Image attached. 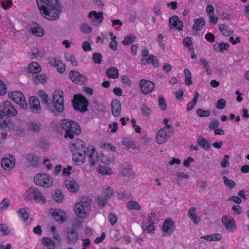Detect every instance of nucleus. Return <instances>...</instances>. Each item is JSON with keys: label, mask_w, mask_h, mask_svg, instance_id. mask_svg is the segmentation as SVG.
<instances>
[{"label": "nucleus", "mask_w": 249, "mask_h": 249, "mask_svg": "<svg viewBox=\"0 0 249 249\" xmlns=\"http://www.w3.org/2000/svg\"><path fill=\"white\" fill-rule=\"evenodd\" d=\"M41 15L46 19L55 20L59 18L62 8L58 0H36Z\"/></svg>", "instance_id": "obj_1"}, {"label": "nucleus", "mask_w": 249, "mask_h": 249, "mask_svg": "<svg viewBox=\"0 0 249 249\" xmlns=\"http://www.w3.org/2000/svg\"><path fill=\"white\" fill-rule=\"evenodd\" d=\"M37 95L42 104L54 116H57L64 110V100L62 91H55L53 96V102H49L47 94L43 90H39Z\"/></svg>", "instance_id": "obj_2"}, {"label": "nucleus", "mask_w": 249, "mask_h": 249, "mask_svg": "<svg viewBox=\"0 0 249 249\" xmlns=\"http://www.w3.org/2000/svg\"><path fill=\"white\" fill-rule=\"evenodd\" d=\"M17 111L8 101H4L0 110V127L5 130H14L15 124L11 120L10 116H15Z\"/></svg>", "instance_id": "obj_3"}, {"label": "nucleus", "mask_w": 249, "mask_h": 249, "mask_svg": "<svg viewBox=\"0 0 249 249\" xmlns=\"http://www.w3.org/2000/svg\"><path fill=\"white\" fill-rule=\"evenodd\" d=\"M72 153V160L74 162L76 165H81L85 160V157L87 154L89 158V163L91 166L94 165V164L98 161V157L97 153L95 149L92 145H89L86 149H79L77 150V152L80 155H78L75 157L74 151H71Z\"/></svg>", "instance_id": "obj_4"}, {"label": "nucleus", "mask_w": 249, "mask_h": 249, "mask_svg": "<svg viewBox=\"0 0 249 249\" xmlns=\"http://www.w3.org/2000/svg\"><path fill=\"white\" fill-rule=\"evenodd\" d=\"M90 210V200L88 197H83L79 202L75 204L74 211L80 218H85Z\"/></svg>", "instance_id": "obj_5"}, {"label": "nucleus", "mask_w": 249, "mask_h": 249, "mask_svg": "<svg viewBox=\"0 0 249 249\" xmlns=\"http://www.w3.org/2000/svg\"><path fill=\"white\" fill-rule=\"evenodd\" d=\"M72 104L75 110L81 112H85L88 110L87 107L89 102L82 94H75L72 100Z\"/></svg>", "instance_id": "obj_6"}, {"label": "nucleus", "mask_w": 249, "mask_h": 249, "mask_svg": "<svg viewBox=\"0 0 249 249\" xmlns=\"http://www.w3.org/2000/svg\"><path fill=\"white\" fill-rule=\"evenodd\" d=\"M9 97L18 104L20 107L26 109L28 107V105L23 93L20 91H15L8 93Z\"/></svg>", "instance_id": "obj_7"}, {"label": "nucleus", "mask_w": 249, "mask_h": 249, "mask_svg": "<svg viewBox=\"0 0 249 249\" xmlns=\"http://www.w3.org/2000/svg\"><path fill=\"white\" fill-rule=\"evenodd\" d=\"M34 182L38 185L44 187H49L53 184L52 178L46 174H38L34 178Z\"/></svg>", "instance_id": "obj_8"}, {"label": "nucleus", "mask_w": 249, "mask_h": 249, "mask_svg": "<svg viewBox=\"0 0 249 249\" xmlns=\"http://www.w3.org/2000/svg\"><path fill=\"white\" fill-rule=\"evenodd\" d=\"M104 195L98 196L96 198L98 205L104 207L107 203V200L113 195V190L108 186L103 187Z\"/></svg>", "instance_id": "obj_9"}, {"label": "nucleus", "mask_w": 249, "mask_h": 249, "mask_svg": "<svg viewBox=\"0 0 249 249\" xmlns=\"http://www.w3.org/2000/svg\"><path fill=\"white\" fill-rule=\"evenodd\" d=\"M26 197L29 200L34 199L37 202L45 203L46 199L42 193L36 188H30L27 191Z\"/></svg>", "instance_id": "obj_10"}, {"label": "nucleus", "mask_w": 249, "mask_h": 249, "mask_svg": "<svg viewBox=\"0 0 249 249\" xmlns=\"http://www.w3.org/2000/svg\"><path fill=\"white\" fill-rule=\"evenodd\" d=\"M29 105L31 111L33 113L38 114L41 112L40 101L36 96H33L30 97Z\"/></svg>", "instance_id": "obj_11"}, {"label": "nucleus", "mask_w": 249, "mask_h": 249, "mask_svg": "<svg viewBox=\"0 0 249 249\" xmlns=\"http://www.w3.org/2000/svg\"><path fill=\"white\" fill-rule=\"evenodd\" d=\"M222 223L229 231H232L236 228L235 220L231 216H223Z\"/></svg>", "instance_id": "obj_12"}, {"label": "nucleus", "mask_w": 249, "mask_h": 249, "mask_svg": "<svg viewBox=\"0 0 249 249\" xmlns=\"http://www.w3.org/2000/svg\"><path fill=\"white\" fill-rule=\"evenodd\" d=\"M139 86L141 91L145 94L151 92L155 88L153 82L144 79L140 81Z\"/></svg>", "instance_id": "obj_13"}, {"label": "nucleus", "mask_w": 249, "mask_h": 249, "mask_svg": "<svg viewBox=\"0 0 249 249\" xmlns=\"http://www.w3.org/2000/svg\"><path fill=\"white\" fill-rule=\"evenodd\" d=\"M71 80L77 84H84L87 80L86 76L81 74L79 72L75 70H71L70 72Z\"/></svg>", "instance_id": "obj_14"}, {"label": "nucleus", "mask_w": 249, "mask_h": 249, "mask_svg": "<svg viewBox=\"0 0 249 249\" xmlns=\"http://www.w3.org/2000/svg\"><path fill=\"white\" fill-rule=\"evenodd\" d=\"M69 148L71 151H74V157L76 158V156L80 155V154H78V153L77 152V150H79L80 149H86V144L84 141L81 139H77L72 142L70 143Z\"/></svg>", "instance_id": "obj_15"}, {"label": "nucleus", "mask_w": 249, "mask_h": 249, "mask_svg": "<svg viewBox=\"0 0 249 249\" xmlns=\"http://www.w3.org/2000/svg\"><path fill=\"white\" fill-rule=\"evenodd\" d=\"M79 238L78 232L73 229L68 228L66 235L67 242L69 244H75Z\"/></svg>", "instance_id": "obj_16"}, {"label": "nucleus", "mask_w": 249, "mask_h": 249, "mask_svg": "<svg viewBox=\"0 0 249 249\" xmlns=\"http://www.w3.org/2000/svg\"><path fill=\"white\" fill-rule=\"evenodd\" d=\"M169 28L171 30L173 28L177 29L179 31L182 30L183 23L179 20L177 16L174 15L171 17L169 20Z\"/></svg>", "instance_id": "obj_17"}, {"label": "nucleus", "mask_w": 249, "mask_h": 249, "mask_svg": "<svg viewBox=\"0 0 249 249\" xmlns=\"http://www.w3.org/2000/svg\"><path fill=\"white\" fill-rule=\"evenodd\" d=\"M29 32L35 36L42 37L44 35V31L36 22H33L29 28Z\"/></svg>", "instance_id": "obj_18"}, {"label": "nucleus", "mask_w": 249, "mask_h": 249, "mask_svg": "<svg viewBox=\"0 0 249 249\" xmlns=\"http://www.w3.org/2000/svg\"><path fill=\"white\" fill-rule=\"evenodd\" d=\"M1 164L5 170H10L15 166V159L13 156L9 158H4L1 160Z\"/></svg>", "instance_id": "obj_19"}, {"label": "nucleus", "mask_w": 249, "mask_h": 249, "mask_svg": "<svg viewBox=\"0 0 249 249\" xmlns=\"http://www.w3.org/2000/svg\"><path fill=\"white\" fill-rule=\"evenodd\" d=\"M112 114L115 117H119L121 114V103L118 99H113L111 103Z\"/></svg>", "instance_id": "obj_20"}, {"label": "nucleus", "mask_w": 249, "mask_h": 249, "mask_svg": "<svg viewBox=\"0 0 249 249\" xmlns=\"http://www.w3.org/2000/svg\"><path fill=\"white\" fill-rule=\"evenodd\" d=\"M89 17L92 19L93 24L95 26L99 24L103 20L102 12L97 13L95 11H91L89 14Z\"/></svg>", "instance_id": "obj_21"}, {"label": "nucleus", "mask_w": 249, "mask_h": 249, "mask_svg": "<svg viewBox=\"0 0 249 249\" xmlns=\"http://www.w3.org/2000/svg\"><path fill=\"white\" fill-rule=\"evenodd\" d=\"M70 121L71 120L69 119H64L62 120L60 126L62 129L65 130V138H69L71 139L73 138V135L71 134L69 131L71 130L69 129V126H71L70 124Z\"/></svg>", "instance_id": "obj_22"}, {"label": "nucleus", "mask_w": 249, "mask_h": 249, "mask_svg": "<svg viewBox=\"0 0 249 249\" xmlns=\"http://www.w3.org/2000/svg\"><path fill=\"white\" fill-rule=\"evenodd\" d=\"M65 184L67 189L71 193H76L79 190V185L76 181L72 179H66Z\"/></svg>", "instance_id": "obj_23"}, {"label": "nucleus", "mask_w": 249, "mask_h": 249, "mask_svg": "<svg viewBox=\"0 0 249 249\" xmlns=\"http://www.w3.org/2000/svg\"><path fill=\"white\" fill-rule=\"evenodd\" d=\"M162 229L163 232L169 234H172V232L175 230L174 223L171 219L166 220L163 224Z\"/></svg>", "instance_id": "obj_24"}, {"label": "nucleus", "mask_w": 249, "mask_h": 249, "mask_svg": "<svg viewBox=\"0 0 249 249\" xmlns=\"http://www.w3.org/2000/svg\"><path fill=\"white\" fill-rule=\"evenodd\" d=\"M170 138V137L169 135L164 133L163 129H160L158 131L156 140V142L160 144L164 143Z\"/></svg>", "instance_id": "obj_25"}, {"label": "nucleus", "mask_w": 249, "mask_h": 249, "mask_svg": "<svg viewBox=\"0 0 249 249\" xmlns=\"http://www.w3.org/2000/svg\"><path fill=\"white\" fill-rule=\"evenodd\" d=\"M141 63L143 64H151L154 67H158L159 66V63L158 59L156 56L153 55H150L149 56L148 58L145 60V58H142L141 59Z\"/></svg>", "instance_id": "obj_26"}, {"label": "nucleus", "mask_w": 249, "mask_h": 249, "mask_svg": "<svg viewBox=\"0 0 249 249\" xmlns=\"http://www.w3.org/2000/svg\"><path fill=\"white\" fill-rule=\"evenodd\" d=\"M24 158L31 165L34 166L38 164V157L36 154H27L25 155Z\"/></svg>", "instance_id": "obj_27"}, {"label": "nucleus", "mask_w": 249, "mask_h": 249, "mask_svg": "<svg viewBox=\"0 0 249 249\" xmlns=\"http://www.w3.org/2000/svg\"><path fill=\"white\" fill-rule=\"evenodd\" d=\"M54 220L62 223L65 221V218L63 215V212L60 209H55L51 213Z\"/></svg>", "instance_id": "obj_28"}, {"label": "nucleus", "mask_w": 249, "mask_h": 249, "mask_svg": "<svg viewBox=\"0 0 249 249\" xmlns=\"http://www.w3.org/2000/svg\"><path fill=\"white\" fill-rule=\"evenodd\" d=\"M205 25V21L204 18H200L194 19V24L193 29L195 31H199Z\"/></svg>", "instance_id": "obj_29"}, {"label": "nucleus", "mask_w": 249, "mask_h": 249, "mask_svg": "<svg viewBox=\"0 0 249 249\" xmlns=\"http://www.w3.org/2000/svg\"><path fill=\"white\" fill-rule=\"evenodd\" d=\"M71 126H69V130L70 132L74 135V134L78 135L81 133V128L80 125L75 122L73 121H70Z\"/></svg>", "instance_id": "obj_30"}, {"label": "nucleus", "mask_w": 249, "mask_h": 249, "mask_svg": "<svg viewBox=\"0 0 249 249\" xmlns=\"http://www.w3.org/2000/svg\"><path fill=\"white\" fill-rule=\"evenodd\" d=\"M230 45L228 43L221 42L220 43H216L213 46L214 49L215 51L218 52H223L224 51L229 50Z\"/></svg>", "instance_id": "obj_31"}, {"label": "nucleus", "mask_w": 249, "mask_h": 249, "mask_svg": "<svg viewBox=\"0 0 249 249\" xmlns=\"http://www.w3.org/2000/svg\"><path fill=\"white\" fill-rule=\"evenodd\" d=\"M53 66L57 68L59 73H63L65 70V65L60 58L54 59Z\"/></svg>", "instance_id": "obj_32"}, {"label": "nucleus", "mask_w": 249, "mask_h": 249, "mask_svg": "<svg viewBox=\"0 0 249 249\" xmlns=\"http://www.w3.org/2000/svg\"><path fill=\"white\" fill-rule=\"evenodd\" d=\"M41 67L39 64L34 62L29 64L28 71L29 73H37L40 71Z\"/></svg>", "instance_id": "obj_33"}, {"label": "nucleus", "mask_w": 249, "mask_h": 249, "mask_svg": "<svg viewBox=\"0 0 249 249\" xmlns=\"http://www.w3.org/2000/svg\"><path fill=\"white\" fill-rule=\"evenodd\" d=\"M197 142L205 150H209L210 147L209 142L202 136H199L197 139Z\"/></svg>", "instance_id": "obj_34"}, {"label": "nucleus", "mask_w": 249, "mask_h": 249, "mask_svg": "<svg viewBox=\"0 0 249 249\" xmlns=\"http://www.w3.org/2000/svg\"><path fill=\"white\" fill-rule=\"evenodd\" d=\"M41 124L35 121H31L28 123V129L33 132H38L41 128Z\"/></svg>", "instance_id": "obj_35"}, {"label": "nucleus", "mask_w": 249, "mask_h": 249, "mask_svg": "<svg viewBox=\"0 0 249 249\" xmlns=\"http://www.w3.org/2000/svg\"><path fill=\"white\" fill-rule=\"evenodd\" d=\"M106 74L109 78L112 79H116L119 77L118 69L113 67H112L107 70Z\"/></svg>", "instance_id": "obj_36"}, {"label": "nucleus", "mask_w": 249, "mask_h": 249, "mask_svg": "<svg viewBox=\"0 0 249 249\" xmlns=\"http://www.w3.org/2000/svg\"><path fill=\"white\" fill-rule=\"evenodd\" d=\"M206 240L210 241H219L221 239L222 236L219 233H213L208 235L202 236L200 237Z\"/></svg>", "instance_id": "obj_37"}, {"label": "nucleus", "mask_w": 249, "mask_h": 249, "mask_svg": "<svg viewBox=\"0 0 249 249\" xmlns=\"http://www.w3.org/2000/svg\"><path fill=\"white\" fill-rule=\"evenodd\" d=\"M47 79V77L43 74L36 75L35 76H33V81L35 84L38 85L39 84H45Z\"/></svg>", "instance_id": "obj_38"}, {"label": "nucleus", "mask_w": 249, "mask_h": 249, "mask_svg": "<svg viewBox=\"0 0 249 249\" xmlns=\"http://www.w3.org/2000/svg\"><path fill=\"white\" fill-rule=\"evenodd\" d=\"M53 200L58 203H61L64 199V195L59 189L55 190L54 194L53 195Z\"/></svg>", "instance_id": "obj_39"}, {"label": "nucleus", "mask_w": 249, "mask_h": 249, "mask_svg": "<svg viewBox=\"0 0 249 249\" xmlns=\"http://www.w3.org/2000/svg\"><path fill=\"white\" fill-rule=\"evenodd\" d=\"M97 171L99 173L102 175H111L113 173L111 168H109L107 166L102 165H99L98 166Z\"/></svg>", "instance_id": "obj_40"}, {"label": "nucleus", "mask_w": 249, "mask_h": 249, "mask_svg": "<svg viewBox=\"0 0 249 249\" xmlns=\"http://www.w3.org/2000/svg\"><path fill=\"white\" fill-rule=\"evenodd\" d=\"M42 242L47 248V249H54V244L51 238L44 237L42 240Z\"/></svg>", "instance_id": "obj_41"}, {"label": "nucleus", "mask_w": 249, "mask_h": 249, "mask_svg": "<svg viewBox=\"0 0 249 249\" xmlns=\"http://www.w3.org/2000/svg\"><path fill=\"white\" fill-rule=\"evenodd\" d=\"M135 39L136 36L134 35L130 34L124 37L122 43L124 45H129L132 43Z\"/></svg>", "instance_id": "obj_42"}, {"label": "nucleus", "mask_w": 249, "mask_h": 249, "mask_svg": "<svg viewBox=\"0 0 249 249\" xmlns=\"http://www.w3.org/2000/svg\"><path fill=\"white\" fill-rule=\"evenodd\" d=\"M127 208L129 210H140L141 209V207L139 204V203L135 201H130L127 204Z\"/></svg>", "instance_id": "obj_43"}, {"label": "nucleus", "mask_w": 249, "mask_h": 249, "mask_svg": "<svg viewBox=\"0 0 249 249\" xmlns=\"http://www.w3.org/2000/svg\"><path fill=\"white\" fill-rule=\"evenodd\" d=\"M222 179L225 185L228 188L232 189L235 187L236 184L233 180L228 179L226 176H223Z\"/></svg>", "instance_id": "obj_44"}, {"label": "nucleus", "mask_w": 249, "mask_h": 249, "mask_svg": "<svg viewBox=\"0 0 249 249\" xmlns=\"http://www.w3.org/2000/svg\"><path fill=\"white\" fill-rule=\"evenodd\" d=\"M184 73L185 78V84L187 86H190L192 84L191 72L188 69H185L184 71Z\"/></svg>", "instance_id": "obj_45"}, {"label": "nucleus", "mask_w": 249, "mask_h": 249, "mask_svg": "<svg viewBox=\"0 0 249 249\" xmlns=\"http://www.w3.org/2000/svg\"><path fill=\"white\" fill-rule=\"evenodd\" d=\"M19 217L24 221L27 220L29 217V213L25 208H21L18 212Z\"/></svg>", "instance_id": "obj_46"}, {"label": "nucleus", "mask_w": 249, "mask_h": 249, "mask_svg": "<svg viewBox=\"0 0 249 249\" xmlns=\"http://www.w3.org/2000/svg\"><path fill=\"white\" fill-rule=\"evenodd\" d=\"M120 169L122 175L125 176L130 173L131 169L129 165L122 164L120 166Z\"/></svg>", "instance_id": "obj_47"}, {"label": "nucleus", "mask_w": 249, "mask_h": 249, "mask_svg": "<svg viewBox=\"0 0 249 249\" xmlns=\"http://www.w3.org/2000/svg\"><path fill=\"white\" fill-rule=\"evenodd\" d=\"M141 110L142 115L147 117H149L152 112L151 109L148 107L145 104L142 105Z\"/></svg>", "instance_id": "obj_48"}, {"label": "nucleus", "mask_w": 249, "mask_h": 249, "mask_svg": "<svg viewBox=\"0 0 249 249\" xmlns=\"http://www.w3.org/2000/svg\"><path fill=\"white\" fill-rule=\"evenodd\" d=\"M197 115L201 117H208L211 114V111L209 110H203L201 108H197L196 110Z\"/></svg>", "instance_id": "obj_49"}, {"label": "nucleus", "mask_w": 249, "mask_h": 249, "mask_svg": "<svg viewBox=\"0 0 249 249\" xmlns=\"http://www.w3.org/2000/svg\"><path fill=\"white\" fill-rule=\"evenodd\" d=\"M159 106L161 110L164 111L166 109V104L165 102V98L163 96L160 95L159 97L158 100Z\"/></svg>", "instance_id": "obj_50"}, {"label": "nucleus", "mask_w": 249, "mask_h": 249, "mask_svg": "<svg viewBox=\"0 0 249 249\" xmlns=\"http://www.w3.org/2000/svg\"><path fill=\"white\" fill-rule=\"evenodd\" d=\"M142 228L143 231H147L149 233H152L154 231V225H152V227H151L150 223L149 222L143 223Z\"/></svg>", "instance_id": "obj_51"}, {"label": "nucleus", "mask_w": 249, "mask_h": 249, "mask_svg": "<svg viewBox=\"0 0 249 249\" xmlns=\"http://www.w3.org/2000/svg\"><path fill=\"white\" fill-rule=\"evenodd\" d=\"M102 55L100 53H93L92 59L95 64H100L102 62Z\"/></svg>", "instance_id": "obj_52"}, {"label": "nucleus", "mask_w": 249, "mask_h": 249, "mask_svg": "<svg viewBox=\"0 0 249 249\" xmlns=\"http://www.w3.org/2000/svg\"><path fill=\"white\" fill-rule=\"evenodd\" d=\"M65 57L67 61H71L72 65L74 66L77 65V62L75 60L74 55L68 53L65 54Z\"/></svg>", "instance_id": "obj_53"}, {"label": "nucleus", "mask_w": 249, "mask_h": 249, "mask_svg": "<svg viewBox=\"0 0 249 249\" xmlns=\"http://www.w3.org/2000/svg\"><path fill=\"white\" fill-rule=\"evenodd\" d=\"M226 105V101L225 100L223 99H220L218 100L216 103V107L218 109H223Z\"/></svg>", "instance_id": "obj_54"}, {"label": "nucleus", "mask_w": 249, "mask_h": 249, "mask_svg": "<svg viewBox=\"0 0 249 249\" xmlns=\"http://www.w3.org/2000/svg\"><path fill=\"white\" fill-rule=\"evenodd\" d=\"M80 30L82 32L85 34L90 33L92 30L90 26H89L86 24H82L80 26Z\"/></svg>", "instance_id": "obj_55"}, {"label": "nucleus", "mask_w": 249, "mask_h": 249, "mask_svg": "<svg viewBox=\"0 0 249 249\" xmlns=\"http://www.w3.org/2000/svg\"><path fill=\"white\" fill-rule=\"evenodd\" d=\"M108 219L111 226H114L117 222V218L114 213H110L108 215Z\"/></svg>", "instance_id": "obj_56"}, {"label": "nucleus", "mask_w": 249, "mask_h": 249, "mask_svg": "<svg viewBox=\"0 0 249 249\" xmlns=\"http://www.w3.org/2000/svg\"><path fill=\"white\" fill-rule=\"evenodd\" d=\"M219 126V122L216 120H212L209 125V128L212 130H215Z\"/></svg>", "instance_id": "obj_57"}, {"label": "nucleus", "mask_w": 249, "mask_h": 249, "mask_svg": "<svg viewBox=\"0 0 249 249\" xmlns=\"http://www.w3.org/2000/svg\"><path fill=\"white\" fill-rule=\"evenodd\" d=\"M9 205V200L7 198H4L0 203V209H5L8 208Z\"/></svg>", "instance_id": "obj_58"}, {"label": "nucleus", "mask_w": 249, "mask_h": 249, "mask_svg": "<svg viewBox=\"0 0 249 249\" xmlns=\"http://www.w3.org/2000/svg\"><path fill=\"white\" fill-rule=\"evenodd\" d=\"M155 218L156 214L155 213L151 212L150 214L148 215V222L150 223L151 227H152V225H154Z\"/></svg>", "instance_id": "obj_59"}, {"label": "nucleus", "mask_w": 249, "mask_h": 249, "mask_svg": "<svg viewBox=\"0 0 249 249\" xmlns=\"http://www.w3.org/2000/svg\"><path fill=\"white\" fill-rule=\"evenodd\" d=\"M209 17V22L210 24H213V25H215L218 20V18L216 16L214 15L213 14H210V15H208Z\"/></svg>", "instance_id": "obj_60"}, {"label": "nucleus", "mask_w": 249, "mask_h": 249, "mask_svg": "<svg viewBox=\"0 0 249 249\" xmlns=\"http://www.w3.org/2000/svg\"><path fill=\"white\" fill-rule=\"evenodd\" d=\"M7 89L6 86L3 82L0 79V96L4 95L6 92Z\"/></svg>", "instance_id": "obj_61"}, {"label": "nucleus", "mask_w": 249, "mask_h": 249, "mask_svg": "<svg viewBox=\"0 0 249 249\" xmlns=\"http://www.w3.org/2000/svg\"><path fill=\"white\" fill-rule=\"evenodd\" d=\"M51 127L56 131H60L61 126L56 121H53L51 123Z\"/></svg>", "instance_id": "obj_62"}, {"label": "nucleus", "mask_w": 249, "mask_h": 249, "mask_svg": "<svg viewBox=\"0 0 249 249\" xmlns=\"http://www.w3.org/2000/svg\"><path fill=\"white\" fill-rule=\"evenodd\" d=\"M121 82L127 86H130L131 85V80L125 75L121 76Z\"/></svg>", "instance_id": "obj_63"}, {"label": "nucleus", "mask_w": 249, "mask_h": 249, "mask_svg": "<svg viewBox=\"0 0 249 249\" xmlns=\"http://www.w3.org/2000/svg\"><path fill=\"white\" fill-rule=\"evenodd\" d=\"M231 209L233 211L234 213L236 214L241 213L242 211L240 205H234L232 207Z\"/></svg>", "instance_id": "obj_64"}]
</instances>
